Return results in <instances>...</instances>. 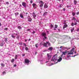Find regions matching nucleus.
I'll return each mask as SVG.
<instances>
[{
  "instance_id": "nucleus-1",
  "label": "nucleus",
  "mask_w": 79,
  "mask_h": 79,
  "mask_svg": "<svg viewBox=\"0 0 79 79\" xmlns=\"http://www.w3.org/2000/svg\"><path fill=\"white\" fill-rule=\"evenodd\" d=\"M69 52L68 51H65L63 52H62V54L61 55V56L59 57V58L58 59H57V54H56L54 56V57H53L51 59V57H52V55H50L49 54H47V59L48 61H47L46 63H48V62L49 61H52L53 62H56V61H57L56 63H52L51 65H49V66H52V65H53V64H56L58 63V62H60L61 60H62V57L64 55H66L67 53H68ZM56 56V57H55Z\"/></svg>"
},
{
  "instance_id": "nucleus-2",
  "label": "nucleus",
  "mask_w": 79,
  "mask_h": 79,
  "mask_svg": "<svg viewBox=\"0 0 79 79\" xmlns=\"http://www.w3.org/2000/svg\"><path fill=\"white\" fill-rule=\"evenodd\" d=\"M15 33H14L12 34L11 37H12V38H14L15 39L16 37V36H17L16 39H17L18 40H19V33H16L15 34Z\"/></svg>"
},
{
  "instance_id": "nucleus-3",
  "label": "nucleus",
  "mask_w": 79,
  "mask_h": 79,
  "mask_svg": "<svg viewBox=\"0 0 79 79\" xmlns=\"http://www.w3.org/2000/svg\"><path fill=\"white\" fill-rule=\"evenodd\" d=\"M41 35L43 38V41H44L45 39H47V37L46 36V33L44 32H43L41 34Z\"/></svg>"
},
{
  "instance_id": "nucleus-4",
  "label": "nucleus",
  "mask_w": 79,
  "mask_h": 79,
  "mask_svg": "<svg viewBox=\"0 0 79 79\" xmlns=\"http://www.w3.org/2000/svg\"><path fill=\"white\" fill-rule=\"evenodd\" d=\"M39 3L40 5L39 6V7L40 8V9L41 10H42V6H44V3L43 1H40L39 2Z\"/></svg>"
},
{
  "instance_id": "nucleus-5",
  "label": "nucleus",
  "mask_w": 79,
  "mask_h": 79,
  "mask_svg": "<svg viewBox=\"0 0 79 79\" xmlns=\"http://www.w3.org/2000/svg\"><path fill=\"white\" fill-rule=\"evenodd\" d=\"M29 62H30V60H29L27 59H26L25 60V64H27V65L29 64Z\"/></svg>"
},
{
  "instance_id": "nucleus-6",
  "label": "nucleus",
  "mask_w": 79,
  "mask_h": 79,
  "mask_svg": "<svg viewBox=\"0 0 79 79\" xmlns=\"http://www.w3.org/2000/svg\"><path fill=\"white\" fill-rule=\"evenodd\" d=\"M74 50V48H73L72 50H71L68 53H67V55H73V50Z\"/></svg>"
},
{
  "instance_id": "nucleus-7",
  "label": "nucleus",
  "mask_w": 79,
  "mask_h": 79,
  "mask_svg": "<svg viewBox=\"0 0 79 79\" xmlns=\"http://www.w3.org/2000/svg\"><path fill=\"white\" fill-rule=\"evenodd\" d=\"M22 5L24 6V8H26V7H27V6H26V5H27V4L26 2H22Z\"/></svg>"
},
{
  "instance_id": "nucleus-8",
  "label": "nucleus",
  "mask_w": 79,
  "mask_h": 79,
  "mask_svg": "<svg viewBox=\"0 0 79 79\" xmlns=\"http://www.w3.org/2000/svg\"><path fill=\"white\" fill-rule=\"evenodd\" d=\"M32 19L30 17H28V21H29V22H31L32 21Z\"/></svg>"
},
{
  "instance_id": "nucleus-9",
  "label": "nucleus",
  "mask_w": 79,
  "mask_h": 79,
  "mask_svg": "<svg viewBox=\"0 0 79 79\" xmlns=\"http://www.w3.org/2000/svg\"><path fill=\"white\" fill-rule=\"evenodd\" d=\"M53 47H50L48 49V50H49L50 51H52V50H53Z\"/></svg>"
},
{
  "instance_id": "nucleus-10",
  "label": "nucleus",
  "mask_w": 79,
  "mask_h": 79,
  "mask_svg": "<svg viewBox=\"0 0 79 79\" xmlns=\"http://www.w3.org/2000/svg\"><path fill=\"white\" fill-rule=\"evenodd\" d=\"M33 16L34 19H35V17H36V15H35V13H33Z\"/></svg>"
},
{
  "instance_id": "nucleus-11",
  "label": "nucleus",
  "mask_w": 79,
  "mask_h": 79,
  "mask_svg": "<svg viewBox=\"0 0 79 79\" xmlns=\"http://www.w3.org/2000/svg\"><path fill=\"white\" fill-rule=\"evenodd\" d=\"M44 8H48V6L47 5V4L45 3L44 4Z\"/></svg>"
},
{
  "instance_id": "nucleus-12",
  "label": "nucleus",
  "mask_w": 79,
  "mask_h": 79,
  "mask_svg": "<svg viewBox=\"0 0 79 79\" xmlns=\"http://www.w3.org/2000/svg\"><path fill=\"white\" fill-rule=\"evenodd\" d=\"M6 72L5 71H3L2 73V74H1L2 76H4V75L6 74Z\"/></svg>"
},
{
  "instance_id": "nucleus-13",
  "label": "nucleus",
  "mask_w": 79,
  "mask_h": 79,
  "mask_svg": "<svg viewBox=\"0 0 79 79\" xmlns=\"http://www.w3.org/2000/svg\"><path fill=\"white\" fill-rule=\"evenodd\" d=\"M68 27V25L67 24H66L64 26L63 29H65L66 27Z\"/></svg>"
},
{
  "instance_id": "nucleus-14",
  "label": "nucleus",
  "mask_w": 79,
  "mask_h": 79,
  "mask_svg": "<svg viewBox=\"0 0 79 79\" xmlns=\"http://www.w3.org/2000/svg\"><path fill=\"white\" fill-rule=\"evenodd\" d=\"M48 13V12H45L43 14V16H46V15H47V14Z\"/></svg>"
},
{
  "instance_id": "nucleus-15",
  "label": "nucleus",
  "mask_w": 79,
  "mask_h": 79,
  "mask_svg": "<svg viewBox=\"0 0 79 79\" xmlns=\"http://www.w3.org/2000/svg\"><path fill=\"white\" fill-rule=\"evenodd\" d=\"M17 28L19 29H22V27H21V26H18Z\"/></svg>"
},
{
  "instance_id": "nucleus-16",
  "label": "nucleus",
  "mask_w": 79,
  "mask_h": 79,
  "mask_svg": "<svg viewBox=\"0 0 79 79\" xmlns=\"http://www.w3.org/2000/svg\"><path fill=\"white\" fill-rule=\"evenodd\" d=\"M20 16L21 18H24V16L22 14H20Z\"/></svg>"
},
{
  "instance_id": "nucleus-17",
  "label": "nucleus",
  "mask_w": 79,
  "mask_h": 79,
  "mask_svg": "<svg viewBox=\"0 0 79 79\" xmlns=\"http://www.w3.org/2000/svg\"><path fill=\"white\" fill-rule=\"evenodd\" d=\"M3 43H1L0 44V46H1V47H3Z\"/></svg>"
},
{
  "instance_id": "nucleus-18",
  "label": "nucleus",
  "mask_w": 79,
  "mask_h": 79,
  "mask_svg": "<svg viewBox=\"0 0 79 79\" xmlns=\"http://www.w3.org/2000/svg\"><path fill=\"white\" fill-rule=\"evenodd\" d=\"M40 64H43V60H40Z\"/></svg>"
},
{
  "instance_id": "nucleus-19",
  "label": "nucleus",
  "mask_w": 79,
  "mask_h": 79,
  "mask_svg": "<svg viewBox=\"0 0 79 79\" xmlns=\"http://www.w3.org/2000/svg\"><path fill=\"white\" fill-rule=\"evenodd\" d=\"M27 15H28V13H24V15L25 16H27Z\"/></svg>"
},
{
  "instance_id": "nucleus-20",
  "label": "nucleus",
  "mask_w": 79,
  "mask_h": 79,
  "mask_svg": "<svg viewBox=\"0 0 79 79\" xmlns=\"http://www.w3.org/2000/svg\"><path fill=\"white\" fill-rule=\"evenodd\" d=\"M74 3L75 5H76L77 3V2L76 0H74Z\"/></svg>"
},
{
  "instance_id": "nucleus-21",
  "label": "nucleus",
  "mask_w": 79,
  "mask_h": 79,
  "mask_svg": "<svg viewBox=\"0 0 79 79\" xmlns=\"http://www.w3.org/2000/svg\"><path fill=\"white\" fill-rule=\"evenodd\" d=\"M46 43L48 45H49V46H50V44L48 42H46Z\"/></svg>"
},
{
  "instance_id": "nucleus-22",
  "label": "nucleus",
  "mask_w": 79,
  "mask_h": 79,
  "mask_svg": "<svg viewBox=\"0 0 79 79\" xmlns=\"http://www.w3.org/2000/svg\"><path fill=\"white\" fill-rule=\"evenodd\" d=\"M18 58V56L17 55H15V59L16 60Z\"/></svg>"
},
{
  "instance_id": "nucleus-23",
  "label": "nucleus",
  "mask_w": 79,
  "mask_h": 79,
  "mask_svg": "<svg viewBox=\"0 0 79 79\" xmlns=\"http://www.w3.org/2000/svg\"><path fill=\"white\" fill-rule=\"evenodd\" d=\"M14 61H15V59H13L11 60V63H14Z\"/></svg>"
},
{
  "instance_id": "nucleus-24",
  "label": "nucleus",
  "mask_w": 79,
  "mask_h": 79,
  "mask_svg": "<svg viewBox=\"0 0 79 79\" xmlns=\"http://www.w3.org/2000/svg\"><path fill=\"white\" fill-rule=\"evenodd\" d=\"M58 7L59 8H61L62 7V4H60Z\"/></svg>"
},
{
  "instance_id": "nucleus-25",
  "label": "nucleus",
  "mask_w": 79,
  "mask_h": 79,
  "mask_svg": "<svg viewBox=\"0 0 79 79\" xmlns=\"http://www.w3.org/2000/svg\"><path fill=\"white\" fill-rule=\"evenodd\" d=\"M72 14L73 16H74V15H76V13L75 12H73Z\"/></svg>"
},
{
  "instance_id": "nucleus-26",
  "label": "nucleus",
  "mask_w": 79,
  "mask_h": 79,
  "mask_svg": "<svg viewBox=\"0 0 79 79\" xmlns=\"http://www.w3.org/2000/svg\"><path fill=\"white\" fill-rule=\"evenodd\" d=\"M77 55H78V54H77V55H74V56H71L72 57H75V56H77Z\"/></svg>"
},
{
  "instance_id": "nucleus-27",
  "label": "nucleus",
  "mask_w": 79,
  "mask_h": 79,
  "mask_svg": "<svg viewBox=\"0 0 79 79\" xmlns=\"http://www.w3.org/2000/svg\"><path fill=\"white\" fill-rule=\"evenodd\" d=\"M35 47H36V48H38V44H36L35 45Z\"/></svg>"
},
{
  "instance_id": "nucleus-28",
  "label": "nucleus",
  "mask_w": 79,
  "mask_h": 79,
  "mask_svg": "<svg viewBox=\"0 0 79 79\" xmlns=\"http://www.w3.org/2000/svg\"><path fill=\"white\" fill-rule=\"evenodd\" d=\"M44 44V42H41L40 43V45H43Z\"/></svg>"
},
{
  "instance_id": "nucleus-29",
  "label": "nucleus",
  "mask_w": 79,
  "mask_h": 79,
  "mask_svg": "<svg viewBox=\"0 0 79 79\" xmlns=\"http://www.w3.org/2000/svg\"><path fill=\"white\" fill-rule=\"evenodd\" d=\"M25 50H26V51H28V50H29V49L27 47H25Z\"/></svg>"
},
{
  "instance_id": "nucleus-30",
  "label": "nucleus",
  "mask_w": 79,
  "mask_h": 79,
  "mask_svg": "<svg viewBox=\"0 0 79 79\" xmlns=\"http://www.w3.org/2000/svg\"><path fill=\"white\" fill-rule=\"evenodd\" d=\"M19 45H23V43L22 42H20L19 43Z\"/></svg>"
},
{
  "instance_id": "nucleus-31",
  "label": "nucleus",
  "mask_w": 79,
  "mask_h": 79,
  "mask_svg": "<svg viewBox=\"0 0 79 79\" xmlns=\"http://www.w3.org/2000/svg\"><path fill=\"white\" fill-rule=\"evenodd\" d=\"M74 28H73L71 30V32H73V31H74Z\"/></svg>"
},
{
  "instance_id": "nucleus-32",
  "label": "nucleus",
  "mask_w": 79,
  "mask_h": 79,
  "mask_svg": "<svg viewBox=\"0 0 79 79\" xmlns=\"http://www.w3.org/2000/svg\"><path fill=\"white\" fill-rule=\"evenodd\" d=\"M72 20H76V18H75V17H73Z\"/></svg>"
},
{
  "instance_id": "nucleus-33",
  "label": "nucleus",
  "mask_w": 79,
  "mask_h": 79,
  "mask_svg": "<svg viewBox=\"0 0 79 79\" xmlns=\"http://www.w3.org/2000/svg\"><path fill=\"white\" fill-rule=\"evenodd\" d=\"M70 7H71V6L68 5L67 6V7L68 8H70Z\"/></svg>"
},
{
  "instance_id": "nucleus-34",
  "label": "nucleus",
  "mask_w": 79,
  "mask_h": 79,
  "mask_svg": "<svg viewBox=\"0 0 79 79\" xmlns=\"http://www.w3.org/2000/svg\"><path fill=\"white\" fill-rule=\"evenodd\" d=\"M36 5V4H35V3H33V7H35V6Z\"/></svg>"
},
{
  "instance_id": "nucleus-35",
  "label": "nucleus",
  "mask_w": 79,
  "mask_h": 79,
  "mask_svg": "<svg viewBox=\"0 0 79 79\" xmlns=\"http://www.w3.org/2000/svg\"><path fill=\"white\" fill-rule=\"evenodd\" d=\"M50 26H51V28H52L54 26L53 25H52V24H51L50 25Z\"/></svg>"
},
{
  "instance_id": "nucleus-36",
  "label": "nucleus",
  "mask_w": 79,
  "mask_h": 79,
  "mask_svg": "<svg viewBox=\"0 0 79 79\" xmlns=\"http://www.w3.org/2000/svg\"><path fill=\"white\" fill-rule=\"evenodd\" d=\"M60 48H61L62 49H64V48H64L63 47H62V46H61L60 47Z\"/></svg>"
},
{
  "instance_id": "nucleus-37",
  "label": "nucleus",
  "mask_w": 79,
  "mask_h": 79,
  "mask_svg": "<svg viewBox=\"0 0 79 79\" xmlns=\"http://www.w3.org/2000/svg\"><path fill=\"white\" fill-rule=\"evenodd\" d=\"M77 32H79V27L77 28Z\"/></svg>"
},
{
  "instance_id": "nucleus-38",
  "label": "nucleus",
  "mask_w": 79,
  "mask_h": 79,
  "mask_svg": "<svg viewBox=\"0 0 79 79\" xmlns=\"http://www.w3.org/2000/svg\"><path fill=\"white\" fill-rule=\"evenodd\" d=\"M55 28H57L58 27V25H55Z\"/></svg>"
},
{
  "instance_id": "nucleus-39",
  "label": "nucleus",
  "mask_w": 79,
  "mask_h": 79,
  "mask_svg": "<svg viewBox=\"0 0 79 79\" xmlns=\"http://www.w3.org/2000/svg\"><path fill=\"white\" fill-rule=\"evenodd\" d=\"M23 45L25 46V47H26L27 46V45H26V43H23Z\"/></svg>"
},
{
  "instance_id": "nucleus-40",
  "label": "nucleus",
  "mask_w": 79,
  "mask_h": 79,
  "mask_svg": "<svg viewBox=\"0 0 79 79\" xmlns=\"http://www.w3.org/2000/svg\"><path fill=\"white\" fill-rule=\"evenodd\" d=\"M15 15H19V13L17 12L15 13Z\"/></svg>"
},
{
  "instance_id": "nucleus-41",
  "label": "nucleus",
  "mask_w": 79,
  "mask_h": 79,
  "mask_svg": "<svg viewBox=\"0 0 79 79\" xmlns=\"http://www.w3.org/2000/svg\"><path fill=\"white\" fill-rule=\"evenodd\" d=\"M4 41L5 42H7V39L6 38H5V39L4 40Z\"/></svg>"
},
{
  "instance_id": "nucleus-42",
  "label": "nucleus",
  "mask_w": 79,
  "mask_h": 79,
  "mask_svg": "<svg viewBox=\"0 0 79 79\" xmlns=\"http://www.w3.org/2000/svg\"><path fill=\"white\" fill-rule=\"evenodd\" d=\"M48 50H45L44 51V52H47L48 51Z\"/></svg>"
},
{
  "instance_id": "nucleus-43",
  "label": "nucleus",
  "mask_w": 79,
  "mask_h": 79,
  "mask_svg": "<svg viewBox=\"0 0 79 79\" xmlns=\"http://www.w3.org/2000/svg\"><path fill=\"white\" fill-rule=\"evenodd\" d=\"M1 66H5V64H2Z\"/></svg>"
},
{
  "instance_id": "nucleus-44",
  "label": "nucleus",
  "mask_w": 79,
  "mask_h": 79,
  "mask_svg": "<svg viewBox=\"0 0 79 79\" xmlns=\"http://www.w3.org/2000/svg\"><path fill=\"white\" fill-rule=\"evenodd\" d=\"M65 60H69V57H67V58H65Z\"/></svg>"
},
{
  "instance_id": "nucleus-45",
  "label": "nucleus",
  "mask_w": 79,
  "mask_h": 79,
  "mask_svg": "<svg viewBox=\"0 0 79 79\" xmlns=\"http://www.w3.org/2000/svg\"><path fill=\"white\" fill-rule=\"evenodd\" d=\"M27 31H31V29H28L27 30Z\"/></svg>"
},
{
  "instance_id": "nucleus-46",
  "label": "nucleus",
  "mask_w": 79,
  "mask_h": 79,
  "mask_svg": "<svg viewBox=\"0 0 79 79\" xmlns=\"http://www.w3.org/2000/svg\"><path fill=\"white\" fill-rule=\"evenodd\" d=\"M4 30L5 31H7V30H8V28H5L4 29Z\"/></svg>"
},
{
  "instance_id": "nucleus-47",
  "label": "nucleus",
  "mask_w": 79,
  "mask_h": 79,
  "mask_svg": "<svg viewBox=\"0 0 79 79\" xmlns=\"http://www.w3.org/2000/svg\"><path fill=\"white\" fill-rule=\"evenodd\" d=\"M71 26H74V23H72V24H71Z\"/></svg>"
},
{
  "instance_id": "nucleus-48",
  "label": "nucleus",
  "mask_w": 79,
  "mask_h": 79,
  "mask_svg": "<svg viewBox=\"0 0 79 79\" xmlns=\"http://www.w3.org/2000/svg\"><path fill=\"white\" fill-rule=\"evenodd\" d=\"M6 4H7V5H9V2H6Z\"/></svg>"
},
{
  "instance_id": "nucleus-49",
  "label": "nucleus",
  "mask_w": 79,
  "mask_h": 79,
  "mask_svg": "<svg viewBox=\"0 0 79 79\" xmlns=\"http://www.w3.org/2000/svg\"><path fill=\"white\" fill-rule=\"evenodd\" d=\"M17 66V65H16V64H14V67H16Z\"/></svg>"
},
{
  "instance_id": "nucleus-50",
  "label": "nucleus",
  "mask_w": 79,
  "mask_h": 79,
  "mask_svg": "<svg viewBox=\"0 0 79 79\" xmlns=\"http://www.w3.org/2000/svg\"><path fill=\"white\" fill-rule=\"evenodd\" d=\"M33 2V1H32V0L30 1L31 3H32Z\"/></svg>"
},
{
  "instance_id": "nucleus-51",
  "label": "nucleus",
  "mask_w": 79,
  "mask_h": 79,
  "mask_svg": "<svg viewBox=\"0 0 79 79\" xmlns=\"http://www.w3.org/2000/svg\"><path fill=\"white\" fill-rule=\"evenodd\" d=\"M76 14L77 15H78L79 14V11Z\"/></svg>"
},
{
  "instance_id": "nucleus-52",
  "label": "nucleus",
  "mask_w": 79,
  "mask_h": 79,
  "mask_svg": "<svg viewBox=\"0 0 79 79\" xmlns=\"http://www.w3.org/2000/svg\"><path fill=\"white\" fill-rule=\"evenodd\" d=\"M35 31H33L32 32V33L34 34H35Z\"/></svg>"
},
{
  "instance_id": "nucleus-53",
  "label": "nucleus",
  "mask_w": 79,
  "mask_h": 79,
  "mask_svg": "<svg viewBox=\"0 0 79 79\" xmlns=\"http://www.w3.org/2000/svg\"><path fill=\"white\" fill-rule=\"evenodd\" d=\"M71 56H70V55H69V56H67V57H68V58H69V57H71Z\"/></svg>"
},
{
  "instance_id": "nucleus-54",
  "label": "nucleus",
  "mask_w": 79,
  "mask_h": 79,
  "mask_svg": "<svg viewBox=\"0 0 79 79\" xmlns=\"http://www.w3.org/2000/svg\"><path fill=\"white\" fill-rule=\"evenodd\" d=\"M19 6L20 7H22V5H21V4H20Z\"/></svg>"
},
{
  "instance_id": "nucleus-55",
  "label": "nucleus",
  "mask_w": 79,
  "mask_h": 79,
  "mask_svg": "<svg viewBox=\"0 0 79 79\" xmlns=\"http://www.w3.org/2000/svg\"><path fill=\"white\" fill-rule=\"evenodd\" d=\"M22 51H24V47H22Z\"/></svg>"
},
{
  "instance_id": "nucleus-56",
  "label": "nucleus",
  "mask_w": 79,
  "mask_h": 79,
  "mask_svg": "<svg viewBox=\"0 0 79 79\" xmlns=\"http://www.w3.org/2000/svg\"><path fill=\"white\" fill-rule=\"evenodd\" d=\"M22 56H25V54H22Z\"/></svg>"
},
{
  "instance_id": "nucleus-57",
  "label": "nucleus",
  "mask_w": 79,
  "mask_h": 79,
  "mask_svg": "<svg viewBox=\"0 0 79 79\" xmlns=\"http://www.w3.org/2000/svg\"><path fill=\"white\" fill-rule=\"evenodd\" d=\"M74 25H77V23H75L74 24Z\"/></svg>"
},
{
  "instance_id": "nucleus-58",
  "label": "nucleus",
  "mask_w": 79,
  "mask_h": 79,
  "mask_svg": "<svg viewBox=\"0 0 79 79\" xmlns=\"http://www.w3.org/2000/svg\"><path fill=\"white\" fill-rule=\"evenodd\" d=\"M58 30L59 31V32H60V29H58Z\"/></svg>"
},
{
  "instance_id": "nucleus-59",
  "label": "nucleus",
  "mask_w": 79,
  "mask_h": 79,
  "mask_svg": "<svg viewBox=\"0 0 79 79\" xmlns=\"http://www.w3.org/2000/svg\"><path fill=\"white\" fill-rule=\"evenodd\" d=\"M45 46H47V44H46V43H45L44 44V45H45Z\"/></svg>"
},
{
  "instance_id": "nucleus-60",
  "label": "nucleus",
  "mask_w": 79,
  "mask_h": 79,
  "mask_svg": "<svg viewBox=\"0 0 79 79\" xmlns=\"http://www.w3.org/2000/svg\"><path fill=\"white\" fill-rule=\"evenodd\" d=\"M47 34H49V31H47Z\"/></svg>"
},
{
  "instance_id": "nucleus-61",
  "label": "nucleus",
  "mask_w": 79,
  "mask_h": 79,
  "mask_svg": "<svg viewBox=\"0 0 79 79\" xmlns=\"http://www.w3.org/2000/svg\"><path fill=\"white\" fill-rule=\"evenodd\" d=\"M63 11H65V9H64V8L63 9Z\"/></svg>"
},
{
  "instance_id": "nucleus-62",
  "label": "nucleus",
  "mask_w": 79,
  "mask_h": 79,
  "mask_svg": "<svg viewBox=\"0 0 79 79\" xmlns=\"http://www.w3.org/2000/svg\"><path fill=\"white\" fill-rule=\"evenodd\" d=\"M31 40V39H29L28 40V41H30V40Z\"/></svg>"
},
{
  "instance_id": "nucleus-63",
  "label": "nucleus",
  "mask_w": 79,
  "mask_h": 79,
  "mask_svg": "<svg viewBox=\"0 0 79 79\" xmlns=\"http://www.w3.org/2000/svg\"><path fill=\"white\" fill-rule=\"evenodd\" d=\"M2 26V24L1 23H0V26Z\"/></svg>"
},
{
  "instance_id": "nucleus-64",
  "label": "nucleus",
  "mask_w": 79,
  "mask_h": 79,
  "mask_svg": "<svg viewBox=\"0 0 79 79\" xmlns=\"http://www.w3.org/2000/svg\"><path fill=\"white\" fill-rule=\"evenodd\" d=\"M25 42H27V40H25Z\"/></svg>"
}]
</instances>
